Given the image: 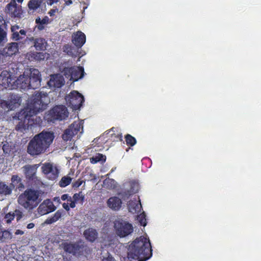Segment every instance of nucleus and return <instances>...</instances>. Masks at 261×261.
<instances>
[{"instance_id": "4be33fe9", "label": "nucleus", "mask_w": 261, "mask_h": 261, "mask_svg": "<svg viewBox=\"0 0 261 261\" xmlns=\"http://www.w3.org/2000/svg\"><path fill=\"white\" fill-rule=\"evenodd\" d=\"M23 169L26 178L29 180H33L35 178L36 168L34 166L25 165Z\"/></svg>"}, {"instance_id": "4d7b16f0", "label": "nucleus", "mask_w": 261, "mask_h": 261, "mask_svg": "<svg viewBox=\"0 0 261 261\" xmlns=\"http://www.w3.org/2000/svg\"><path fill=\"white\" fill-rule=\"evenodd\" d=\"M24 233V232L21 230H20V229H17L15 232V234L16 235H18V234H20V235H22Z\"/></svg>"}, {"instance_id": "e2e57ef3", "label": "nucleus", "mask_w": 261, "mask_h": 261, "mask_svg": "<svg viewBox=\"0 0 261 261\" xmlns=\"http://www.w3.org/2000/svg\"><path fill=\"white\" fill-rule=\"evenodd\" d=\"M54 201H57L58 202H59L60 201L59 197H55L54 198Z\"/></svg>"}, {"instance_id": "603ef678", "label": "nucleus", "mask_w": 261, "mask_h": 261, "mask_svg": "<svg viewBox=\"0 0 261 261\" xmlns=\"http://www.w3.org/2000/svg\"><path fill=\"white\" fill-rule=\"evenodd\" d=\"M69 202H70V204H69L70 207L73 208L75 207L76 201L72 200V198H71V201H69Z\"/></svg>"}, {"instance_id": "6e6d98bb", "label": "nucleus", "mask_w": 261, "mask_h": 261, "mask_svg": "<svg viewBox=\"0 0 261 261\" xmlns=\"http://www.w3.org/2000/svg\"><path fill=\"white\" fill-rule=\"evenodd\" d=\"M102 261H116V260L112 257H108L103 259Z\"/></svg>"}, {"instance_id": "ea45409f", "label": "nucleus", "mask_w": 261, "mask_h": 261, "mask_svg": "<svg viewBox=\"0 0 261 261\" xmlns=\"http://www.w3.org/2000/svg\"><path fill=\"white\" fill-rule=\"evenodd\" d=\"M58 174L59 171L58 169L56 167H54V171H51L50 173H48L46 175L48 176V178L49 179L54 180L57 178V177L58 176Z\"/></svg>"}, {"instance_id": "13d9d810", "label": "nucleus", "mask_w": 261, "mask_h": 261, "mask_svg": "<svg viewBox=\"0 0 261 261\" xmlns=\"http://www.w3.org/2000/svg\"><path fill=\"white\" fill-rule=\"evenodd\" d=\"M56 10H54V9H51L49 12H48V14L50 16H53L55 15V13H56Z\"/></svg>"}, {"instance_id": "864d4df0", "label": "nucleus", "mask_w": 261, "mask_h": 261, "mask_svg": "<svg viewBox=\"0 0 261 261\" xmlns=\"http://www.w3.org/2000/svg\"><path fill=\"white\" fill-rule=\"evenodd\" d=\"M62 206L67 212L70 210V207L68 203H63Z\"/></svg>"}, {"instance_id": "a18cd8bd", "label": "nucleus", "mask_w": 261, "mask_h": 261, "mask_svg": "<svg viewBox=\"0 0 261 261\" xmlns=\"http://www.w3.org/2000/svg\"><path fill=\"white\" fill-rule=\"evenodd\" d=\"M111 137L113 139L116 141H122V136L121 134H115L114 133L111 134Z\"/></svg>"}, {"instance_id": "c85d7f7f", "label": "nucleus", "mask_w": 261, "mask_h": 261, "mask_svg": "<svg viewBox=\"0 0 261 261\" xmlns=\"http://www.w3.org/2000/svg\"><path fill=\"white\" fill-rule=\"evenodd\" d=\"M12 238L11 233L8 230L0 231V242H8Z\"/></svg>"}, {"instance_id": "e433bc0d", "label": "nucleus", "mask_w": 261, "mask_h": 261, "mask_svg": "<svg viewBox=\"0 0 261 261\" xmlns=\"http://www.w3.org/2000/svg\"><path fill=\"white\" fill-rule=\"evenodd\" d=\"M137 220L139 222L141 225L145 226L147 224L146 214L143 212L137 216Z\"/></svg>"}, {"instance_id": "2eb2a0df", "label": "nucleus", "mask_w": 261, "mask_h": 261, "mask_svg": "<svg viewBox=\"0 0 261 261\" xmlns=\"http://www.w3.org/2000/svg\"><path fill=\"white\" fill-rule=\"evenodd\" d=\"M56 209L53 202L50 199H46L39 205L37 210L39 214L44 215L54 212Z\"/></svg>"}, {"instance_id": "a211bd4d", "label": "nucleus", "mask_w": 261, "mask_h": 261, "mask_svg": "<svg viewBox=\"0 0 261 261\" xmlns=\"http://www.w3.org/2000/svg\"><path fill=\"white\" fill-rule=\"evenodd\" d=\"M121 200L116 196L111 197L107 201L108 207L114 211L119 210L121 207Z\"/></svg>"}, {"instance_id": "cd10ccee", "label": "nucleus", "mask_w": 261, "mask_h": 261, "mask_svg": "<svg viewBox=\"0 0 261 261\" xmlns=\"http://www.w3.org/2000/svg\"><path fill=\"white\" fill-rule=\"evenodd\" d=\"M62 212L60 210L57 211L54 215L53 216L48 218L45 220V223L47 224H52L56 221H57L62 216Z\"/></svg>"}, {"instance_id": "79ce46f5", "label": "nucleus", "mask_w": 261, "mask_h": 261, "mask_svg": "<svg viewBox=\"0 0 261 261\" xmlns=\"http://www.w3.org/2000/svg\"><path fill=\"white\" fill-rule=\"evenodd\" d=\"M33 55L34 58L38 61L43 60L45 58V54L41 52H35Z\"/></svg>"}, {"instance_id": "de8ad7c7", "label": "nucleus", "mask_w": 261, "mask_h": 261, "mask_svg": "<svg viewBox=\"0 0 261 261\" xmlns=\"http://www.w3.org/2000/svg\"><path fill=\"white\" fill-rule=\"evenodd\" d=\"M13 213L15 214V216L16 217L17 221L19 220L22 217V213L19 210H16Z\"/></svg>"}, {"instance_id": "5701e85b", "label": "nucleus", "mask_w": 261, "mask_h": 261, "mask_svg": "<svg viewBox=\"0 0 261 261\" xmlns=\"http://www.w3.org/2000/svg\"><path fill=\"white\" fill-rule=\"evenodd\" d=\"M48 85L50 87L60 88L64 85V83L60 77L57 75H54L48 82Z\"/></svg>"}, {"instance_id": "7c9ffc66", "label": "nucleus", "mask_w": 261, "mask_h": 261, "mask_svg": "<svg viewBox=\"0 0 261 261\" xmlns=\"http://www.w3.org/2000/svg\"><path fill=\"white\" fill-rule=\"evenodd\" d=\"M126 144L128 146H134L137 143V140L135 137L130 134H127L124 137Z\"/></svg>"}, {"instance_id": "1a4fd4ad", "label": "nucleus", "mask_w": 261, "mask_h": 261, "mask_svg": "<svg viewBox=\"0 0 261 261\" xmlns=\"http://www.w3.org/2000/svg\"><path fill=\"white\" fill-rule=\"evenodd\" d=\"M114 224L116 233L120 238L128 236L133 232L134 230L132 224L122 219L116 220Z\"/></svg>"}, {"instance_id": "8fccbe9b", "label": "nucleus", "mask_w": 261, "mask_h": 261, "mask_svg": "<svg viewBox=\"0 0 261 261\" xmlns=\"http://www.w3.org/2000/svg\"><path fill=\"white\" fill-rule=\"evenodd\" d=\"M71 197L70 196H69V195L67 194H63L61 197V199L63 201H65V200H67L68 201H71Z\"/></svg>"}, {"instance_id": "69168bd1", "label": "nucleus", "mask_w": 261, "mask_h": 261, "mask_svg": "<svg viewBox=\"0 0 261 261\" xmlns=\"http://www.w3.org/2000/svg\"><path fill=\"white\" fill-rule=\"evenodd\" d=\"M18 3H21L23 0H17Z\"/></svg>"}, {"instance_id": "ddd939ff", "label": "nucleus", "mask_w": 261, "mask_h": 261, "mask_svg": "<svg viewBox=\"0 0 261 261\" xmlns=\"http://www.w3.org/2000/svg\"><path fill=\"white\" fill-rule=\"evenodd\" d=\"M31 78L29 75H25L24 74L20 75L16 80V83L18 87L22 89L38 88L33 86V82Z\"/></svg>"}, {"instance_id": "6ab92c4d", "label": "nucleus", "mask_w": 261, "mask_h": 261, "mask_svg": "<svg viewBox=\"0 0 261 261\" xmlns=\"http://www.w3.org/2000/svg\"><path fill=\"white\" fill-rule=\"evenodd\" d=\"M11 183L9 186L12 188L18 189L19 191L24 188V186L22 182V179L18 175H13L11 179Z\"/></svg>"}, {"instance_id": "052dcab7", "label": "nucleus", "mask_w": 261, "mask_h": 261, "mask_svg": "<svg viewBox=\"0 0 261 261\" xmlns=\"http://www.w3.org/2000/svg\"><path fill=\"white\" fill-rule=\"evenodd\" d=\"M48 1H49V4L50 5H51L52 4H53L55 3H57V1H56V0H48Z\"/></svg>"}, {"instance_id": "72a5a7b5", "label": "nucleus", "mask_w": 261, "mask_h": 261, "mask_svg": "<svg viewBox=\"0 0 261 261\" xmlns=\"http://www.w3.org/2000/svg\"><path fill=\"white\" fill-rule=\"evenodd\" d=\"M42 172L46 175L54 171V167L50 163H45L41 167Z\"/></svg>"}, {"instance_id": "4468645a", "label": "nucleus", "mask_w": 261, "mask_h": 261, "mask_svg": "<svg viewBox=\"0 0 261 261\" xmlns=\"http://www.w3.org/2000/svg\"><path fill=\"white\" fill-rule=\"evenodd\" d=\"M19 25L15 24L11 27V39L15 41H20L25 40L27 36V32L24 30H19Z\"/></svg>"}, {"instance_id": "09e8293b", "label": "nucleus", "mask_w": 261, "mask_h": 261, "mask_svg": "<svg viewBox=\"0 0 261 261\" xmlns=\"http://www.w3.org/2000/svg\"><path fill=\"white\" fill-rule=\"evenodd\" d=\"M83 181L81 179H78L77 180L74 181L72 183V187L74 188H79L83 183Z\"/></svg>"}, {"instance_id": "2f4dec72", "label": "nucleus", "mask_w": 261, "mask_h": 261, "mask_svg": "<svg viewBox=\"0 0 261 261\" xmlns=\"http://www.w3.org/2000/svg\"><path fill=\"white\" fill-rule=\"evenodd\" d=\"M139 190V184L135 182L131 183V187L130 190H128L127 192H125L124 193L126 195L130 196L134 193H136Z\"/></svg>"}, {"instance_id": "20e7f679", "label": "nucleus", "mask_w": 261, "mask_h": 261, "mask_svg": "<svg viewBox=\"0 0 261 261\" xmlns=\"http://www.w3.org/2000/svg\"><path fill=\"white\" fill-rule=\"evenodd\" d=\"M40 195V191L28 188L19 196L18 202L25 210L31 211L41 202Z\"/></svg>"}, {"instance_id": "0e129e2a", "label": "nucleus", "mask_w": 261, "mask_h": 261, "mask_svg": "<svg viewBox=\"0 0 261 261\" xmlns=\"http://www.w3.org/2000/svg\"><path fill=\"white\" fill-rule=\"evenodd\" d=\"M114 129H115V128H114V127H113V128H112L110 130V132H109L110 133V132H114V130H114Z\"/></svg>"}, {"instance_id": "6e6552de", "label": "nucleus", "mask_w": 261, "mask_h": 261, "mask_svg": "<svg viewBox=\"0 0 261 261\" xmlns=\"http://www.w3.org/2000/svg\"><path fill=\"white\" fill-rule=\"evenodd\" d=\"M65 100L68 107L73 110H77L80 109L84 102V97L78 91L73 90L66 96Z\"/></svg>"}, {"instance_id": "a19ab883", "label": "nucleus", "mask_w": 261, "mask_h": 261, "mask_svg": "<svg viewBox=\"0 0 261 261\" xmlns=\"http://www.w3.org/2000/svg\"><path fill=\"white\" fill-rule=\"evenodd\" d=\"M27 127L28 126L25 124V122L21 120L16 125L15 129L16 130L22 132L23 130H25Z\"/></svg>"}, {"instance_id": "680f3d73", "label": "nucleus", "mask_w": 261, "mask_h": 261, "mask_svg": "<svg viewBox=\"0 0 261 261\" xmlns=\"http://www.w3.org/2000/svg\"><path fill=\"white\" fill-rule=\"evenodd\" d=\"M72 3V1L71 0H68L66 2V4L67 5H69Z\"/></svg>"}, {"instance_id": "f8f14e48", "label": "nucleus", "mask_w": 261, "mask_h": 261, "mask_svg": "<svg viewBox=\"0 0 261 261\" xmlns=\"http://www.w3.org/2000/svg\"><path fill=\"white\" fill-rule=\"evenodd\" d=\"M80 130V125L79 123L74 122L65 130L62 135V139L65 141L71 140L72 137L76 135Z\"/></svg>"}, {"instance_id": "c03bdc74", "label": "nucleus", "mask_w": 261, "mask_h": 261, "mask_svg": "<svg viewBox=\"0 0 261 261\" xmlns=\"http://www.w3.org/2000/svg\"><path fill=\"white\" fill-rule=\"evenodd\" d=\"M63 50L64 52H66L68 55L73 56V53H72V47L68 45H66L63 46Z\"/></svg>"}, {"instance_id": "37998d69", "label": "nucleus", "mask_w": 261, "mask_h": 261, "mask_svg": "<svg viewBox=\"0 0 261 261\" xmlns=\"http://www.w3.org/2000/svg\"><path fill=\"white\" fill-rule=\"evenodd\" d=\"M15 218V214L13 213H9L7 214H6L4 219L5 221L8 223H9L11 222V221L14 219Z\"/></svg>"}, {"instance_id": "9b49d317", "label": "nucleus", "mask_w": 261, "mask_h": 261, "mask_svg": "<svg viewBox=\"0 0 261 261\" xmlns=\"http://www.w3.org/2000/svg\"><path fill=\"white\" fill-rule=\"evenodd\" d=\"M5 11L13 18H20L22 13L21 7L16 4L15 0H12L7 5Z\"/></svg>"}, {"instance_id": "0eeeda50", "label": "nucleus", "mask_w": 261, "mask_h": 261, "mask_svg": "<svg viewBox=\"0 0 261 261\" xmlns=\"http://www.w3.org/2000/svg\"><path fill=\"white\" fill-rule=\"evenodd\" d=\"M21 101V97L18 94H10L7 100H0V107L5 112L13 111L20 106Z\"/></svg>"}, {"instance_id": "f704fd0d", "label": "nucleus", "mask_w": 261, "mask_h": 261, "mask_svg": "<svg viewBox=\"0 0 261 261\" xmlns=\"http://www.w3.org/2000/svg\"><path fill=\"white\" fill-rule=\"evenodd\" d=\"M7 41V33L2 27H0V45H4Z\"/></svg>"}, {"instance_id": "c9c22d12", "label": "nucleus", "mask_w": 261, "mask_h": 261, "mask_svg": "<svg viewBox=\"0 0 261 261\" xmlns=\"http://www.w3.org/2000/svg\"><path fill=\"white\" fill-rule=\"evenodd\" d=\"M72 180V178L69 176H64L59 181V186L61 187L64 188L69 185Z\"/></svg>"}, {"instance_id": "bb28decb", "label": "nucleus", "mask_w": 261, "mask_h": 261, "mask_svg": "<svg viewBox=\"0 0 261 261\" xmlns=\"http://www.w3.org/2000/svg\"><path fill=\"white\" fill-rule=\"evenodd\" d=\"M138 202L130 201L128 204L129 211L132 213H136L140 211L142 206L140 201Z\"/></svg>"}, {"instance_id": "4c0bfd02", "label": "nucleus", "mask_w": 261, "mask_h": 261, "mask_svg": "<svg viewBox=\"0 0 261 261\" xmlns=\"http://www.w3.org/2000/svg\"><path fill=\"white\" fill-rule=\"evenodd\" d=\"M9 74L7 73V75ZM6 73L4 71H3L0 74V82H1V84L3 85H6L7 84L8 85V83L10 82L9 78L8 76H6Z\"/></svg>"}, {"instance_id": "a878e982", "label": "nucleus", "mask_w": 261, "mask_h": 261, "mask_svg": "<svg viewBox=\"0 0 261 261\" xmlns=\"http://www.w3.org/2000/svg\"><path fill=\"white\" fill-rule=\"evenodd\" d=\"M35 22L37 24L36 28H37L38 30L41 31L45 28V25L48 23L49 18L47 16H45L42 19H41L39 17H38L35 19Z\"/></svg>"}, {"instance_id": "49530a36", "label": "nucleus", "mask_w": 261, "mask_h": 261, "mask_svg": "<svg viewBox=\"0 0 261 261\" xmlns=\"http://www.w3.org/2000/svg\"><path fill=\"white\" fill-rule=\"evenodd\" d=\"M3 150L4 152L6 154H10L11 151V148L9 147V145L6 144L3 146Z\"/></svg>"}, {"instance_id": "dca6fc26", "label": "nucleus", "mask_w": 261, "mask_h": 261, "mask_svg": "<svg viewBox=\"0 0 261 261\" xmlns=\"http://www.w3.org/2000/svg\"><path fill=\"white\" fill-rule=\"evenodd\" d=\"M72 43L78 48H81L86 42V35L81 31H77L72 35Z\"/></svg>"}, {"instance_id": "58836bf2", "label": "nucleus", "mask_w": 261, "mask_h": 261, "mask_svg": "<svg viewBox=\"0 0 261 261\" xmlns=\"http://www.w3.org/2000/svg\"><path fill=\"white\" fill-rule=\"evenodd\" d=\"M73 200L77 202L79 200H81V203L82 204L84 202L85 196L83 194L82 192H80L77 193H75L72 197Z\"/></svg>"}, {"instance_id": "412c9836", "label": "nucleus", "mask_w": 261, "mask_h": 261, "mask_svg": "<svg viewBox=\"0 0 261 261\" xmlns=\"http://www.w3.org/2000/svg\"><path fill=\"white\" fill-rule=\"evenodd\" d=\"M86 239L90 242H94L98 237V232L95 229L89 228L84 231Z\"/></svg>"}, {"instance_id": "f257e3e1", "label": "nucleus", "mask_w": 261, "mask_h": 261, "mask_svg": "<svg viewBox=\"0 0 261 261\" xmlns=\"http://www.w3.org/2000/svg\"><path fill=\"white\" fill-rule=\"evenodd\" d=\"M127 257L130 261H146L151 256V247L149 239L141 236L128 246Z\"/></svg>"}, {"instance_id": "473e14b6", "label": "nucleus", "mask_w": 261, "mask_h": 261, "mask_svg": "<svg viewBox=\"0 0 261 261\" xmlns=\"http://www.w3.org/2000/svg\"><path fill=\"white\" fill-rule=\"evenodd\" d=\"M106 160V156L100 153H98L96 155L90 159L91 163L92 164H96L100 161L105 162Z\"/></svg>"}, {"instance_id": "7ed1b4c3", "label": "nucleus", "mask_w": 261, "mask_h": 261, "mask_svg": "<svg viewBox=\"0 0 261 261\" xmlns=\"http://www.w3.org/2000/svg\"><path fill=\"white\" fill-rule=\"evenodd\" d=\"M47 98L46 93L37 92L33 94L27 107L20 112L24 120H29L31 117L45 110L47 106L45 100Z\"/></svg>"}, {"instance_id": "bf43d9fd", "label": "nucleus", "mask_w": 261, "mask_h": 261, "mask_svg": "<svg viewBox=\"0 0 261 261\" xmlns=\"http://www.w3.org/2000/svg\"><path fill=\"white\" fill-rule=\"evenodd\" d=\"M34 226H35V224L33 223H30L27 225V227L28 229H32L34 227Z\"/></svg>"}, {"instance_id": "aec40b11", "label": "nucleus", "mask_w": 261, "mask_h": 261, "mask_svg": "<svg viewBox=\"0 0 261 261\" xmlns=\"http://www.w3.org/2000/svg\"><path fill=\"white\" fill-rule=\"evenodd\" d=\"M29 77L31 78L33 86L39 88L41 83V74L38 69H33L31 70Z\"/></svg>"}, {"instance_id": "3c124183", "label": "nucleus", "mask_w": 261, "mask_h": 261, "mask_svg": "<svg viewBox=\"0 0 261 261\" xmlns=\"http://www.w3.org/2000/svg\"><path fill=\"white\" fill-rule=\"evenodd\" d=\"M106 182L107 184H111V186L110 187L111 189H114L115 188V185H114L115 182V180L113 179H109L108 180H106Z\"/></svg>"}, {"instance_id": "5fc2aeb1", "label": "nucleus", "mask_w": 261, "mask_h": 261, "mask_svg": "<svg viewBox=\"0 0 261 261\" xmlns=\"http://www.w3.org/2000/svg\"><path fill=\"white\" fill-rule=\"evenodd\" d=\"M5 21L4 19V17L2 15H0V27L5 23Z\"/></svg>"}, {"instance_id": "f3484780", "label": "nucleus", "mask_w": 261, "mask_h": 261, "mask_svg": "<svg viewBox=\"0 0 261 261\" xmlns=\"http://www.w3.org/2000/svg\"><path fill=\"white\" fill-rule=\"evenodd\" d=\"M18 51V45L16 42L9 43L3 50L4 55L6 56H12Z\"/></svg>"}, {"instance_id": "f03ea898", "label": "nucleus", "mask_w": 261, "mask_h": 261, "mask_svg": "<svg viewBox=\"0 0 261 261\" xmlns=\"http://www.w3.org/2000/svg\"><path fill=\"white\" fill-rule=\"evenodd\" d=\"M55 138L53 132L43 130L30 141L27 146V152L32 156H37L45 152Z\"/></svg>"}, {"instance_id": "423d86ee", "label": "nucleus", "mask_w": 261, "mask_h": 261, "mask_svg": "<svg viewBox=\"0 0 261 261\" xmlns=\"http://www.w3.org/2000/svg\"><path fill=\"white\" fill-rule=\"evenodd\" d=\"M67 108L63 105H57L45 113L44 118L48 122L62 120L68 116Z\"/></svg>"}, {"instance_id": "b1692460", "label": "nucleus", "mask_w": 261, "mask_h": 261, "mask_svg": "<svg viewBox=\"0 0 261 261\" xmlns=\"http://www.w3.org/2000/svg\"><path fill=\"white\" fill-rule=\"evenodd\" d=\"M47 42L45 39L38 38L34 40V47L37 50L43 51L46 49Z\"/></svg>"}, {"instance_id": "9d476101", "label": "nucleus", "mask_w": 261, "mask_h": 261, "mask_svg": "<svg viewBox=\"0 0 261 261\" xmlns=\"http://www.w3.org/2000/svg\"><path fill=\"white\" fill-rule=\"evenodd\" d=\"M64 74L68 75L73 81L82 79L84 75V69L82 66L66 67L64 69Z\"/></svg>"}, {"instance_id": "393cba45", "label": "nucleus", "mask_w": 261, "mask_h": 261, "mask_svg": "<svg viewBox=\"0 0 261 261\" xmlns=\"http://www.w3.org/2000/svg\"><path fill=\"white\" fill-rule=\"evenodd\" d=\"M12 188L7 185L5 182L0 181V196L11 195Z\"/></svg>"}, {"instance_id": "c756f323", "label": "nucleus", "mask_w": 261, "mask_h": 261, "mask_svg": "<svg viewBox=\"0 0 261 261\" xmlns=\"http://www.w3.org/2000/svg\"><path fill=\"white\" fill-rule=\"evenodd\" d=\"M42 0H30L28 3V7L30 9L36 10L41 5Z\"/></svg>"}, {"instance_id": "39448f33", "label": "nucleus", "mask_w": 261, "mask_h": 261, "mask_svg": "<svg viewBox=\"0 0 261 261\" xmlns=\"http://www.w3.org/2000/svg\"><path fill=\"white\" fill-rule=\"evenodd\" d=\"M62 246L66 252L77 256L87 257L92 252V249L82 242H76L74 243L64 242L62 244Z\"/></svg>"}]
</instances>
